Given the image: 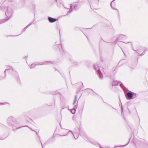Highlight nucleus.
<instances>
[{"instance_id":"obj_6","label":"nucleus","mask_w":148,"mask_h":148,"mask_svg":"<svg viewBox=\"0 0 148 148\" xmlns=\"http://www.w3.org/2000/svg\"><path fill=\"white\" fill-rule=\"evenodd\" d=\"M63 131L64 132L65 134L64 135H61V136H65L67 134H70L71 135H73L75 139H77L78 137V134L76 132H74L73 133L71 131H68L67 130H64Z\"/></svg>"},{"instance_id":"obj_23","label":"nucleus","mask_w":148,"mask_h":148,"mask_svg":"<svg viewBox=\"0 0 148 148\" xmlns=\"http://www.w3.org/2000/svg\"><path fill=\"white\" fill-rule=\"evenodd\" d=\"M74 64L75 65H77L78 64H77V62H74Z\"/></svg>"},{"instance_id":"obj_35","label":"nucleus","mask_w":148,"mask_h":148,"mask_svg":"<svg viewBox=\"0 0 148 148\" xmlns=\"http://www.w3.org/2000/svg\"><path fill=\"white\" fill-rule=\"evenodd\" d=\"M3 103H0V105H3Z\"/></svg>"},{"instance_id":"obj_9","label":"nucleus","mask_w":148,"mask_h":148,"mask_svg":"<svg viewBox=\"0 0 148 148\" xmlns=\"http://www.w3.org/2000/svg\"><path fill=\"white\" fill-rule=\"evenodd\" d=\"M53 62H50L49 61H45L44 62H41L40 63H37L36 64H32L31 65L30 68L31 69L32 68H34V67H35L36 66L38 65H47L50 64H52L53 63Z\"/></svg>"},{"instance_id":"obj_36","label":"nucleus","mask_w":148,"mask_h":148,"mask_svg":"<svg viewBox=\"0 0 148 148\" xmlns=\"http://www.w3.org/2000/svg\"><path fill=\"white\" fill-rule=\"evenodd\" d=\"M29 118V119H30V120H31L32 121V120L31 119H30V118Z\"/></svg>"},{"instance_id":"obj_34","label":"nucleus","mask_w":148,"mask_h":148,"mask_svg":"<svg viewBox=\"0 0 148 148\" xmlns=\"http://www.w3.org/2000/svg\"><path fill=\"white\" fill-rule=\"evenodd\" d=\"M112 2L111 3H110V5H111V6H112Z\"/></svg>"},{"instance_id":"obj_22","label":"nucleus","mask_w":148,"mask_h":148,"mask_svg":"<svg viewBox=\"0 0 148 148\" xmlns=\"http://www.w3.org/2000/svg\"><path fill=\"white\" fill-rule=\"evenodd\" d=\"M77 108V106H75L74 107V108H75L76 110V108Z\"/></svg>"},{"instance_id":"obj_29","label":"nucleus","mask_w":148,"mask_h":148,"mask_svg":"<svg viewBox=\"0 0 148 148\" xmlns=\"http://www.w3.org/2000/svg\"><path fill=\"white\" fill-rule=\"evenodd\" d=\"M55 93H56L55 94H54V95H56L57 94V93H58V92H55Z\"/></svg>"},{"instance_id":"obj_39","label":"nucleus","mask_w":148,"mask_h":148,"mask_svg":"<svg viewBox=\"0 0 148 148\" xmlns=\"http://www.w3.org/2000/svg\"><path fill=\"white\" fill-rule=\"evenodd\" d=\"M64 108H63V107H62V109H64Z\"/></svg>"},{"instance_id":"obj_45","label":"nucleus","mask_w":148,"mask_h":148,"mask_svg":"<svg viewBox=\"0 0 148 148\" xmlns=\"http://www.w3.org/2000/svg\"><path fill=\"white\" fill-rule=\"evenodd\" d=\"M91 90H92V91H93V90H92V89H91Z\"/></svg>"},{"instance_id":"obj_15","label":"nucleus","mask_w":148,"mask_h":148,"mask_svg":"<svg viewBox=\"0 0 148 148\" xmlns=\"http://www.w3.org/2000/svg\"><path fill=\"white\" fill-rule=\"evenodd\" d=\"M77 95L75 96V98H74V101L73 103V105H74L75 104V103L76 101L77 100Z\"/></svg>"},{"instance_id":"obj_31","label":"nucleus","mask_w":148,"mask_h":148,"mask_svg":"<svg viewBox=\"0 0 148 148\" xmlns=\"http://www.w3.org/2000/svg\"><path fill=\"white\" fill-rule=\"evenodd\" d=\"M12 71H15L14 70V69H13V68H12Z\"/></svg>"},{"instance_id":"obj_20","label":"nucleus","mask_w":148,"mask_h":148,"mask_svg":"<svg viewBox=\"0 0 148 148\" xmlns=\"http://www.w3.org/2000/svg\"><path fill=\"white\" fill-rule=\"evenodd\" d=\"M38 137H39V139L40 140L41 143V145L42 146V148H43V145H42V144L41 142V140H40V136L39 135H38Z\"/></svg>"},{"instance_id":"obj_32","label":"nucleus","mask_w":148,"mask_h":148,"mask_svg":"<svg viewBox=\"0 0 148 148\" xmlns=\"http://www.w3.org/2000/svg\"><path fill=\"white\" fill-rule=\"evenodd\" d=\"M130 67L131 68H132V69H134V67Z\"/></svg>"},{"instance_id":"obj_19","label":"nucleus","mask_w":148,"mask_h":148,"mask_svg":"<svg viewBox=\"0 0 148 148\" xmlns=\"http://www.w3.org/2000/svg\"><path fill=\"white\" fill-rule=\"evenodd\" d=\"M9 70V69H5V71H4V73H5V76H6V72L7 71H8Z\"/></svg>"},{"instance_id":"obj_14","label":"nucleus","mask_w":148,"mask_h":148,"mask_svg":"<svg viewBox=\"0 0 148 148\" xmlns=\"http://www.w3.org/2000/svg\"><path fill=\"white\" fill-rule=\"evenodd\" d=\"M76 111V109L75 108L71 109V112L73 114H74L75 113Z\"/></svg>"},{"instance_id":"obj_41","label":"nucleus","mask_w":148,"mask_h":148,"mask_svg":"<svg viewBox=\"0 0 148 148\" xmlns=\"http://www.w3.org/2000/svg\"><path fill=\"white\" fill-rule=\"evenodd\" d=\"M68 15V14H67H67L66 15ZM65 16H66V15H65Z\"/></svg>"},{"instance_id":"obj_2","label":"nucleus","mask_w":148,"mask_h":148,"mask_svg":"<svg viewBox=\"0 0 148 148\" xmlns=\"http://www.w3.org/2000/svg\"><path fill=\"white\" fill-rule=\"evenodd\" d=\"M79 135H80V136H82L85 140L90 142L92 144L95 145L97 146H99L100 148H103L97 142L89 138L88 136L84 132L79 131Z\"/></svg>"},{"instance_id":"obj_5","label":"nucleus","mask_w":148,"mask_h":148,"mask_svg":"<svg viewBox=\"0 0 148 148\" xmlns=\"http://www.w3.org/2000/svg\"><path fill=\"white\" fill-rule=\"evenodd\" d=\"M125 96L127 99L130 100L136 98L138 96V95L136 93L129 91L125 93Z\"/></svg>"},{"instance_id":"obj_43","label":"nucleus","mask_w":148,"mask_h":148,"mask_svg":"<svg viewBox=\"0 0 148 148\" xmlns=\"http://www.w3.org/2000/svg\"><path fill=\"white\" fill-rule=\"evenodd\" d=\"M62 50H63V51H64V50L63 49Z\"/></svg>"},{"instance_id":"obj_24","label":"nucleus","mask_w":148,"mask_h":148,"mask_svg":"<svg viewBox=\"0 0 148 148\" xmlns=\"http://www.w3.org/2000/svg\"><path fill=\"white\" fill-rule=\"evenodd\" d=\"M26 0H21V1L22 2H24Z\"/></svg>"},{"instance_id":"obj_42","label":"nucleus","mask_w":148,"mask_h":148,"mask_svg":"<svg viewBox=\"0 0 148 148\" xmlns=\"http://www.w3.org/2000/svg\"><path fill=\"white\" fill-rule=\"evenodd\" d=\"M1 139V140H3V139Z\"/></svg>"},{"instance_id":"obj_25","label":"nucleus","mask_w":148,"mask_h":148,"mask_svg":"<svg viewBox=\"0 0 148 148\" xmlns=\"http://www.w3.org/2000/svg\"><path fill=\"white\" fill-rule=\"evenodd\" d=\"M63 47H62V46L61 45V49H60V50L61 51V49H62V50H63Z\"/></svg>"},{"instance_id":"obj_18","label":"nucleus","mask_w":148,"mask_h":148,"mask_svg":"<svg viewBox=\"0 0 148 148\" xmlns=\"http://www.w3.org/2000/svg\"><path fill=\"white\" fill-rule=\"evenodd\" d=\"M28 26H27L25 27L23 29H22V32H24L28 28Z\"/></svg>"},{"instance_id":"obj_10","label":"nucleus","mask_w":148,"mask_h":148,"mask_svg":"<svg viewBox=\"0 0 148 148\" xmlns=\"http://www.w3.org/2000/svg\"><path fill=\"white\" fill-rule=\"evenodd\" d=\"M112 85L113 86L119 85L123 89L125 88L123 84L121 82L117 81H113L112 82Z\"/></svg>"},{"instance_id":"obj_47","label":"nucleus","mask_w":148,"mask_h":148,"mask_svg":"<svg viewBox=\"0 0 148 148\" xmlns=\"http://www.w3.org/2000/svg\"><path fill=\"white\" fill-rule=\"evenodd\" d=\"M55 1H56V2H57V0H55Z\"/></svg>"},{"instance_id":"obj_17","label":"nucleus","mask_w":148,"mask_h":148,"mask_svg":"<svg viewBox=\"0 0 148 148\" xmlns=\"http://www.w3.org/2000/svg\"><path fill=\"white\" fill-rule=\"evenodd\" d=\"M36 22H35V23H34V22H32V23H30L28 25H27V26H28V27L31 25L32 24H34L36 23Z\"/></svg>"},{"instance_id":"obj_7","label":"nucleus","mask_w":148,"mask_h":148,"mask_svg":"<svg viewBox=\"0 0 148 148\" xmlns=\"http://www.w3.org/2000/svg\"><path fill=\"white\" fill-rule=\"evenodd\" d=\"M133 50L135 51H137L136 52L140 56L143 55L145 53V51H147V48L144 47H141L140 49L137 50L133 47H132Z\"/></svg>"},{"instance_id":"obj_33","label":"nucleus","mask_w":148,"mask_h":148,"mask_svg":"<svg viewBox=\"0 0 148 148\" xmlns=\"http://www.w3.org/2000/svg\"><path fill=\"white\" fill-rule=\"evenodd\" d=\"M121 109H122V110H123V108L122 106L121 107Z\"/></svg>"},{"instance_id":"obj_3","label":"nucleus","mask_w":148,"mask_h":148,"mask_svg":"<svg viewBox=\"0 0 148 148\" xmlns=\"http://www.w3.org/2000/svg\"><path fill=\"white\" fill-rule=\"evenodd\" d=\"M127 37L125 35H123L122 34H119L118 36L116 38V40L115 41V44L116 43H118V45L119 47L120 46L119 45V44L118 42H123L125 44L129 43H130L131 45H132V43L130 42H128L127 43H126L125 42H123V41L127 39Z\"/></svg>"},{"instance_id":"obj_12","label":"nucleus","mask_w":148,"mask_h":148,"mask_svg":"<svg viewBox=\"0 0 148 148\" xmlns=\"http://www.w3.org/2000/svg\"><path fill=\"white\" fill-rule=\"evenodd\" d=\"M48 19L49 22L51 23L55 22L57 20V19L56 18H53L49 16L48 17Z\"/></svg>"},{"instance_id":"obj_21","label":"nucleus","mask_w":148,"mask_h":148,"mask_svg":"<svg viewBox=\"0 0 148 148\" xmlns=\"http://www.w3.org/2000/svg\"><path fill=\"white\" fill-rule=\"evenodd\" d=\"M15 75L17 76H18V73H17V72H15Z\"/></svg>"},{"instance_id":"obj_27","label":"nucleus","mask_w":148,"mask_h":148,"mask_svg":"<svg viewBox=\"0 0 148 148\" xmlns=\"http://www.w3.org/2000/svg\"><path fill=\"white\" fill-rule=\"evenodd\" d=\"M3 7H2V6H0V8H1V9H2V10H3Z\"/></svg>"},{"instance_id":"obj_1","label":"nucleus","mask_w":148,"mask_h":148,"mask_svg":"<svg viewBox=\"0 0 148 148\" xmlns=\"http://www.w3.org/2000/svg\"><path fill=\"white\" fill-rule=\"evenodd\" d=\"M16 123L15 119L12 116L9 117L7 121V124L10 127H12V130L13 131H15L16 130L20 129L23 127H28L27 125L23 126L21 127H18L17 128L14 129V127H16V126L15 125L16 124Z\"/></svg>"},{"instance_id":"obj_4","label":"nucleus","mask_w":148,"mask_h":148,"mask_svg":"<svg viewBox=\"0 0 148 148\" xmlns=\"http://www.w3.org/2000/svg\"><path fill=\"white\" fill-rule=\"evenodd\" d=\"M14 6H12V7L8 6L7 8V10L5 12V15L6 16V18L8 19V20L12 16L13 14V8H14Z\"/></svg>"},{"instance_id":"obj_28","label":"nucleus","mask_w":148,"mask_h":148,"mask_svg":"<svg viewBox=\"0 0 148 148\" xmlns=\"http://www.w3.org/2000/svg\"><path fill=\"white\" fill-rule=\"evenodd\" d=\"M82 89V88H81L80 87L79 88H78V90H79L80 91V90Z\"/></svg>"},{"instance_id":"obj_46","label":"nucleus","mask_w":148,"mask_h":148,"mask_svg":"<svg viewBox=\"0 0 148 148\" xmlns=\"http://www.w3.org/2000/svg\"><path fill=\"white\" fill-rule=\"evenodd\" d=\"M91 90H92V91H93V90H92V89H91Z\"/></svg>"},{"instance_id":"obj_13","label":"nucleus","mask_w":148,"mask_h":148,"mask_svg":"<svg viewBox=\"0 0 148 148\" xmlns=\"http://www.w3.org/2000/svg\"><path fill=\"white\" fill-rule=\"evenodd\" d=\"M8 21V19H3L1 20H0V24L4 23V22H5Z\"/></svg>"},{"instance_id":"obj_11","label":"nucleus","mask_w":148,"mask_h":148,"mask_svg":"<svg viewBox=\"0 0 148 148\" xmlns=\"http://www.w3.org/2000/svg\"><path fill=\"white\" fill-rule=\"evenodd\" d=\"M78 5L76 4H74L73 5H71L70 6V9L69 10V11L67 12V14H69L73 10V9L75 10H76L78 9L77 6Z\"/></svg>"},{"instance_id":"obj_16","label":"nucleus","mask_w":148,"mask_h":148,"mask_svg":"<svg viewBox=\"0 0 148 148\" xmlns=\"http://www.w3.org/2000/svg\"><path fill=\"white\" fill-rule=\"evenodd\" d=\"M130 140H129V141L128 142V143H127V144H126V145H121V146H115V147H122L125 146L127 145L128 144V143H129V142H130Z\"/></svg>"},{"instance_id":"obj_40","label":"nucleus","mask_w":148,"mask_h":148,"mask_svg":"<svg viewBox=\"0 0 148 148\" xmlns=\"http://www.w3.org/2000/svg\"><path fill=\"white\" fill-rule=\"evenodd\" d=\"M31 129L32 130H33L32 128H31Z\"/></svg>"},{"instance_id":"obj_44","label":"nucleus","mask_w":148,"mask_h":148,"mask_svg":"<svg viewBox=\"0 0 148 148\" xmlns=\"http://www.w3.org/2000/svg\"><path fill=\"white\" fill-rule=\"evenodd\" d=\"M91 90H92V91H93V90H92V89H91Z\"/></svg>"},{"instance_id":"obj_38","label":"nucleus","mask_w":148,"mask_h":148,"mask_svg":"<svg viewBox=\"0 0 148 148\" xmlns=\"http://www.w3.org/2000/svg\"><path fill=\"white\" fill-rule=\"evenodd\" d=\"M33 22H34V23H35V22H36V21H34Z\"/></svg>"},{"instance_id":"obj_26","label":"nucleus","mask_w":148,"mask_h":148,"mask_svg":"<svg viewBox=\"0 0 148 148\" xmlns=\"http://www.w3.org/2000/svg\"><path fill=\"white\" fill-rule=\"evenodd\" d=\"M88 1L89 3L90 4V3H91V2L90 1Z\"/></svg>"},{"instance_id":"obj_30","label":"nucleus","mask_w":148,"mask_h":148,"mask_svg":"<svg viewBox=\"0 0 148 148\" xmlns=\"http://www.w3.org/2000/svg\"><path fill=\"white\" fill-rule=\"evenodd\" d=\"M36 132V134H37V135L38 136V133L37 132H36L35 131H34Z\"/></svg>"},{"instance_id":"obj_8","label":"nucleus","mask_w":148,"mask_h":148,"mask_svg":"<svg viewBox=\"0 0 148 148\" xmlns=\"http://www.w3.org/2000/svg\"><path fill=\"white\" fill-rule=\"evenodd\" d=\"M94 69L97 73L99 76V78L102 79L103 78V75L100 71V67L97 64H94Z\"/></svg>"},{"instance_id":"obj_48","label":"nucleus","mask_w":148,"mask_h":148,"mask_svg":"<svg viewBox=\"0 0 148 148\" xmlns=\"http://www.w3.org/2000/svg\"><path fill=\"white\" fill-rule=\"evenodd\" d=\"M98 1H99V0H98Z\"/></svg>"},{"instance_id":"obj_37","label":"nucleus","mask_w":148,"mask_h":148,"mask_svg":"<svg viewBox=\"0 0 148 148\" xmlns=\"http://www.w3.org/2000/svg\"><path fill=\"white\" fill-rule=\"evenodd\" d=\"M81 84H82V86H83V84L82 82H81Z\"/></svg>"}]
</instances>
